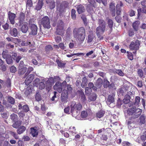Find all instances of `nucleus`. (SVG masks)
<instances>
[{"instance_id":"f257e3e1","label":"nucleus","mask_w":146,"mask_h":146,"mask_svg":"<svg viewBox=\"0 0 146 146\" xmlns=\"http://www.w3.org/2000/svg\"><path fill=\"white\" fill-rule=\"evenodd\" d=\"M73 34L74 38L77 41H83L86 36L85 29L82 27L75 28L73 31Z\"/></svg>"},{"instance_id":"f03ea898","label":"nucleus","mask_w":146,"mask_h":146,"mask_svg":"<svg viewBox=\"0 0 146 146\" xmlns=\"http://www.w3.org/2000/svg\"><path fill=\"white\" fill-rule=\"evenodd\" d=\"M53 83L54 80L52 77L46 79L43 78L42 79V82L38 84V87L40 89H42L46 87L47 90L49 91Z\"/></svg>"},{"instance_id":"7ed1b4c3","label":"nucleus","mask_w":146,"mask_h":146,"mask_svg":"<svg viewBox=\"0 0 146 146\" xmlns=\"http://www.w3.org/2000/svg\"><path fill=\"white\" fill-rule=\"evenodd\" d=\"M71 114L73 116L76 117L80 114L79 111L82 108V106L81 104L78 103L76 104L75 102H73L71 103L70 105Z\"/></svg>"},{"instance_id":"20e7f679","label":"nucleus","mask_w":146,"mask_h":146,"mask_svg":"<svg viewBox=\"0 0 146 146\" xmlns=\"http://www.w3.org/2000/svg\"><path fill=\"white\" fill-rule=\"evenodd\" d=\"M128 114L131 115V117L135 119L139 117L141 114L142 110L139 108L136 109L135 107L129 108L127 110Z\"/></svg>"},{"instance_id":"39448f33","label":"nucleus","mask_w":146,"mask_h":146,"mask_svg":"<svg viewBox=\"0 0 146 146\" xmlns=\"http://www.w3.org/2000/svg\"><path fill=\"white\" fill-rule=\"evenodd\" d=\"M68 90V92L66 89H64L62 92V93L61 96V100L63 103H66L67 102L68 99V93H70L72 90V88L70 85H68L66 88H65Z\"/></svg>"},{"instance_id":"423d86ee","label":"nucleus","mask_w":146,"mask_h":146,"mask_svg":"<svg viewBox=\"0 0 146 146\" xmlns=\"http://www.w3.org/2000/svg\"><path fill=\"white\" fill-rule=\"evenodd\" d=\"M99 26L96 29V34L98 36H99L101 34L104 33L105 28V21L101 19L99 20Z\"/></svg>"},{"instance_id":"0eeeda50","label":"nucleus","mask_w":146,"mask_h":146,"mask_svg":"<svg viewBox=\"0 0 146 146\" xmlns=\"http://www.w3.org/2000/svg\"><path fill=\"white\" fill-rule=\"evenodd\" d=\"M66 83L65 81H64L62 83L58 82H57L53 87L54 89L60 93L62 90L65 88Z\"/></svg>"},{"instance_id":"6e6552de","label":"nucleus","mask_w":146,"mask_h":146,"mask_svg":"<svg viewBox=\"0 0 146 146\" xmlns=\"http://www.w3.org/2000/svg\"><path fill=\"white\" fill-rule=\"evenodd\" d=\"M63 26V23L62 21H58L56 32L57 34L61 35H63L65 32V30Z\"/></svg>"},{"instance_id":"1a4fd4ad","label":"nucleus","mask_w":146,"mask_h":146,"mask_svg":"<svg viewBox=\"0 0 146 146\" xmlns=\"http://www.w3.org/2000/svg\"><path fill=\"white\" fill-rule=\"evenodd\" d=\"M41 24L45 28L49 29L50 27L49 19L47 16H45L41 19Z\"/></svg>"},{"instance_id":"9d476101","label":"nucleus","mask_w":146,"mask_h":146,"mask_svg":"<svg viewBox=\"0 0 146 146\" xmlns=\"http://www.w3.org/2000/svg\"><path fill=\"white\" fill-rule=\"evenodd\" d=\"M3 57V58L6 59L7 63L8 64H10L12 63L13 60L11 55L9 54L8 52L3 51L2 53Z\"/></svg>"},{"instance_id":"9b49d317","label":"nucleus","mask_w":146,"mask_h":146,"mask_svg":"<svg viewBox=\"0 0 146 146\" xmlns=\"http://www.w3.org/2000/svg\"><path fill=\"white\" fill-rule=\"evenodd\" d=\"M140 45L139 41L136 40L135 42H132L129 45V48L131 50H136L138 49Z\"/></svg>"},{"instance_id":"f8f14e48","label":"nucleus","mask_w":146,"mask_h":146,"mask_svg":"<svg viewBox=\"0 0 146 146\" xmlns=\"http://www.w3.org/2000/svg\"><path fill=\"white\" fill-rule=\"evenodd\" d=\"M89 3L87 5V9L88 12L92 13V7H95V1L94 0H88Z\"/></svg>"},{"instance_id":"ddd939ff","label":"nucleus","mask_w":146,"mask_h":146,"mask_svg":"<svg viewBox=\"0 0 146 146\" xmlns=\"http://www.w3.org/2000/svg\"><path fill=\"white\" fill-rule=\"evenodd\" d=\"M91 113L89 111H83L81 112V115L82 118L84 119H88L90 117Z\"/></svg>"},{"instance_id":"4468645a","label":"nucleus","mask_w":146,"mask_h":146,"mask_svg":"<svg viewBox=\"0 0 146 146\" xmlns=\"http://www.w3.org/2000/svg\"><path fill=\"white\" fill-rule=\"evenodd\" d=\"M8 16L10 23L12 24H14L15 23V18L16 17L15 14L9 12L8 13Z\"/></svg>"},{"instance_id":"2eb2a0df","label":"nucleus","mask_w":146,"mask_h":146,"mask_svg":"<svg viewBox=\"0 0 146 146\" xmlns=\"http://www.w3.org/2000/svg\"><path fill=\"white\" fill-rule=\"evenodd\" d=\"M46 2L50 9H53L55 7V4L54 0H46Z\"/></svg>"},{"instance_id":"dca6fc26","label":"nucleus","mask_w":146,"mask_h":146,"mask_svg":"<svg viewBox=\"0 0 146 146\" xmlns=\"http://www.w3.org/2000/svg\"><path fill=\"white\" fill-rule=\"evenodd\" d=\"M34 76L33 75L30 74L28 76L25 81V83L27 85H28L31 83L34 78Z\"/></svg>"},{"instance_id":"f3484780","label":"nucleus","mask_w":146,"mask_h":146,"mask_svg":"<svg viewBox=\"0 0 146 146\" xmlns=\"http://www.w3.org/2000/svg\"><path fill=\"white\" fill-rule=\"evenodd\" d=\"M140 23V22L139 21H136L132 23V26L134 30L137 31L139 29Z\"/></svg>"},{"instance_id":"a211bd4d","label":"nucleus","mask_w":146,"mask_h":146,"mask_svg":"<svg viewBox=\"0 0 146 146\" xmlns=\"http://www.w3.org/2000/svg\"><path fill=\"white\" fill-rule=\"evenodd\" d=\"M31 34L35 35L37 33V27L35 24H32L31 26Z\"/></svg>"},{"instance_id":"6ab92c4d","label":"nucleus","mask_w":146,"mask_h":146,"mask_svg":"<svg viewBox=\"0 0 146 146\" xmlns=\"http://www.w3.org/2000/svg\"><path fill=\"white\" fill-rule=\"evenodd\" d=\"M21 30L22 32L26 33L28 30V24L26 22L23 23L21 28Z\"/></svg>"},{"instance_id":"aec40b11","label":"nucleus","mask_w":146,"mask_h":146,"mask_svg":"<svg viewBox=\"0 0 146 146\" xmlns=\"http://www.w3.org/2000/svg\"><path fill=\"white\" fill-rule=\"evenodd\" d=\"M76 9L77 11L79 14L82 13L85 10L84 7L81 5L77 6Z\"/></svg>"},{"instance_id":"412c9836","label":"nucleus","mask_w":146,"mask_h":146,"mask_svg":"<svg viewBox=\"0 0 146 146\" xmlns=\"http://www.w3.org/2000/svg\"><path fill=\"white\" fill-rule=\"evenodd\" d=\"M31 134L33 137H36L37 136L38 132L36 127H33L31 128Z\"/></svg>"},{"instance_id":"4be33fe9","label":"nucleus","mask_w":146,"mask_h":146,"mask_svg":"<svg viewBox=\"0 0 146 146\" xmlns=\"http://www.w3.org/2000/svg\"><path fill=\"white\" fill-rule=\"evenodd\" d=\"M115 4L113 3H111L110 5V10L113 12L112 15L113 16H114L115 15Z\"/></svg>"},{"instance_id":"5701e85b","label":"nucleus","mask_w":146,"mask_h":146,"mask_svg":"<svg viewBox=\"0 0 146 146\" xmlns=\"http://www.w3.org/2000/svg\"><path fill=\"white\" fill-rule=\"evenodd\" d=\"M69 132L70 135V136L71 135L74 136L76 134V130L75 127L71 126L70 127L69 129Z\"/></svg>"},{"instance_id":"b1692460","label":"nucleus","mask_w":146,"mask_h":146,"mask_svg":"<svg viewBox=\"0 0 146 146\" xmlns=\"http://www.w3.org/2000/svg\"><path fill=\"white\" fill-rule=\"evenodd\" d=\"M43 4V1L41 0H39L38 3L36 6L35 9L37 10H40L41 9Z\"/></svg>"},{"instance_id":"393cba45","label":"nucleus","mask_w":146,"mask_h":146,"mask_svg":"<svg viewBox=\"0 0 146 146\" xmlns=\"http://www.w3.org/2000/svg\"><path fill=\"white\" fill-rule=\"evenodd\" d=\"M33 42H32L28 40L27 42L23 41H22L21 43L22 46H31L33 45Z\"/></svg>"},{"instance_id":"a878e982","label":"nucleus","mask_w":146,"mask_h":146,"mask_svg":"<svg viewBox=\"0 0 146 146\" xmlns=\"http://www.w3.org/2000/svg\"><path fill=\"white\" fill-rule=\"evenodd\" d=\"M114 98L113 96H109L107 101L108 105H109L111 103H113L114 101Z\"/></svg>"},{"instance_id":"bb28decb","label":"nucleus","mask_w":146,"mask_h":146,"mask_svg":"<svg viewBox=\"0 0 146 146\" xmlns=\"http://www.w3.org/2000/svg\"><path fill=\"white\" fill-rule=\"evenodd\" d=\"M97 98L96 94L95 93H92L88 97V99L90 101H95Z\"/></svg>"},{"instance_id":"cd10ccee","label":"nucleus","mask_w":146,"mask_h":146,"mask_svg":"<svg viewBox=\"0 0 146 146\" xmlns=\"http://www.w3.org/2000/svg\"><path fill=\"white\" fill-rule=\"evenodd\" d=\"M32 91V86L31 85L27 87L25 91V94L27 96L28 95L30 94L31 93Z\"/></svg>"},{"instance_id":"c85d7f7f","label":"nucleus","mask_w":146,"mask_h":146,"mask_svg":"<svg viewBox=\"0 0 146 146\" xmlns=\"http://www.w3.org/2000/svg\"><path fill=\"white\" fill-rule=\"evenodd\" d=\"M130 99V96L129 95L126 94L125 96V98L123 100V102L125 104H127L129 102Z\"/></svg>"},{"instance_id":"c756f323","label":"nucleus","mask_w":146,"mask_h":146,"mask_svg":"<svg viewBox=\"0 0 146 146\" xmlns=\"http://www.w3.org/2000/svg\"><path fill=\"white\" fill-rule=\"evenodd\" d=\"M111 131V129L110 128H107L105 130L104 128H102L98 130V133H100L103 132L104 134H106L107 133H108V132L110 131Z\"/></svg>"},{"instance_id":"7c9ffc66","label":"nucleus","mask_w":146,"mask_h":146,"mask_svg":"<svg viewBox=\"0 0 146 146\" xmlns=\"http://www.w3.org/2000/svg\"><path fill=\"white\" fill-rule=\"evenodd\" d=\"M27 69L26 67H24L22 68H19L18 73L20 75L24 74L27 71Z\"/></svg>"},{"instance_id":"2f4dec72","label":"nucleus","mask_w":146,"mask_h":146,"mask_svg":"<svg viewBox=\"0 0 146 146\" xmlns=\"http://www.w3.org/2000/svg\"><path fill=\"white\" fill-rule=\"evenodd\" d=\"M10 34L13 36L14 37L16 36L18 34L17 29L15 28H14L12 29L10 31Z\"/></svg>"},{"instance_id":"473e14b6","label":"nucleus","mask_w":146,"mask_h":146,"mask_svg":"<svg viewBox=\"0 0 146 146\" xmlns=\"http://www.w3.org/2000/svg\"><path fill=\"white\" fill-rule=\"evenodd\" d=\"M25 129L26 128L24 126H21L17 129V132L19 134H20L24 131Z\"/></svg>"},{"instance_id":"72a5a7b5","label":"nucleus","mask_w":146,"mask_h":146,"mask_svg":"<svg viewBox=\"0 0 146 146\" xmlns=\"http://www.w3.org/2000/svg\"><path fill=\"white\" fill-rule=\"evenodd\" d=\"M87 79L86 77H84L82 79V82L81 84V86L84 88L86 86L87 84Z\"/></svg>"},{"instance_id":"f704fd0d","label":"nucleus","mask_w":146,"mask_h":146,"mask_svg":"<svg viewBox=\"0 0 146 146\" xmlns=\"http://www.w3.org/2000/svg\"><path fill=\"white\" fill-rule=\"evenodd\" d=\"M94 36H95L94 34L92 33H91L90 34H89L88 36V42H91Z\"/></svg>"},{"instance_id":"c9c22d12","label":"nucleus","mask_w":146,"mask_h":146,"mask_svg":"<svg viewBox=\"0 0 146 146\" xmlns=\"http://www.w3.org/2000/svg\"><path fill=\"white\" fill-rule=\"evenodd\" d=\"M12 58L14 60H16V61L17 63L21 59L20 56H18L17 57V54L16 53L14 54L13 55H12Z\"/></svg>"},{"instance_id":"e433bc0d","label":"nucleus","mask_w":146,"mask_h":146,"mask_svg":"<svg viewBox=\"0 0 146 146\" xmlns=\"http://www.w3.org/2000/svg\"><path fill=\"white\" fill-rule=\"evenodd\" d=\"M104 111L102 110H100L97 113L96 115L98 117L100 118L104 116Z\"/></svg>"},{"instance_id":"4c0bfd02","label":"nucleus","mask_w":146,"mask_h":146,"mask_svg":"<svg viewBox=\"0 0 146 146\" xmlns=\"http://www.w3.org/2000/svg\"><path fill=\"white\" fill-rule=\"evenodd\" d=\"M142 9L140 8H138L137 9L138 13H146V6H143Z\"/></svg>"},{"instance_id":"58836bf2","label":"nucleus","mask_w":146,"mask_h":146,"mask_svg":"<svg viewBox=\"0 0 146 146\" xmlns=\"http://www.w3.org/2000/svg\"><path fill=\"white\" fill-rule=\"evenodd\" d=\"M76 10L74 9H72L71 10V16L72 18L74 20H75L76 17Z\"/></svg>"},{"instance_id":"ea45409f","label":"nucleus","mask_w":146,"mask_h":146,"mask_svg":"<svg viewBox=\"0 0 146 146\" xmlns=\"http://www.w3.org/2000/svg\"><path fill=\"white\" fill-rule=\"evenodd\" d=\"M145 116L143 115H141L140 117V123L141 124H144L145 122Z\"/></svg>"},{"instance_id":"a19ab883","label":"nucleus","mask_w":146,"mask_h":146,"mask_svg":"<svg viewBox=\"0 0 146 146\" xmlns=\"http://www.w3.org/2000/svg\"><path fill=\"white\" fill-rule=\"evenodd\" d=\"M81 101L83 103H85L86 100V97L83 92H81L80 93Z\"/></svg>"},{"instance_id":"79ce46f5","label":"nucleus","mask_w":146,"mask_h":146,"mask_svg":"<svg viewBox=\"0 0 146 146\" xmlns=\"http://www.w3.org/2000/svg\"><path fill=\"white\" fill-rule=\"evenodd\" d=\"M102 80L101 78H99L98 79L96 83V85L98 87H100L102 85Z\"/></svg>"},{"instance_id":"37998d69","label":"nucleus","mask_w":146,"mask_h":146,"mask_svg":"<svg viewBox=\"0 0 146 146\" xmlns=\"http://www.w3.org/2000/svg\"><path fill=\"white\" fill-rule=\"evenodd\" d=\"M115 72L117 74L121 76H123L124 75V73L121 70L116 69L115 70Z\"/></svg>"},{"instance_id":"c03bdc74","label":"nucleus","mask_w":146,"mask_h":146,"mask_svg":"<svg viewBox=\"0 0 146 146\" xmlns=\"http://www.w3.org/2000/svg\"><path fill=\"white\" fill-rule=\"evenodd\" d=\"M56 62L59 67L62 68H64L65 65V63L58 60H56Z\"/></svg>"},{"instance_id":"a18cd8bd","label":"nucleus","mask_w":146,"mask_h":146,"mask_svg":"<svg viewBox=\"0 0 146 146\" xmlns=\"http://www.w3.org/2000/svg\"><path fill=\"white\" fill-rule=\"evenodd\" d=\"M108 25L109 28L111 29H112L113 25V22L111 19H108Z\"/></svg>"},{"instance_id":"49530a36","label":"nucleus","mask_w":146,"mask_h":146,"mask_svg":"<svg viewBox=\"0 0 146 146\" xmlns=\"http://www.w3.org/2000/svg\"><path fill=\"white\" fill-rule=\"evenodd\" d=\"M21 125V122L20 121H17L14 123L12 126L13 127L17 128Z\"/></svg>"},{"instance_id":"de8ad7c7","label":"nucleus","mask_w":146,"mask_h":146,"mask_svg":"<svg viewBox=\"0 0 146 146\" xmlns=\"http://www.w3.org/2000/svg\"><path fill=\"white\" fill-rule=\"evenodd\" d=\"M33 5V3L31 0H28L27 1L26 7L29 8L31 7H32Z\"/></svg>"},{"instance_id":"09e8293b","label":"nucleus","mask_w":146,"mask_h":146,"mask_svg":"<svg viewBox=\"0 0 146 146\" xmlns=\"http://www.w3.org/2000/svg\"><path fill=\"white\" fill-rule=\"evenodd\" d=\"M33 70V68L31 67L29 68L27 72L25 74L24 78H25Z\"/></svg>"},{"instance_id":"8fccbe9b","label":"nucleus","mask_w":146,"mask_h":146,"mask_svg":"<svg viewBox=\"0 0 146 146\" xmlns=\"http://www.w3.org/2000/svg\"><path fill=\"white\" fill-rule=\"evenodd\" d=\"M11 119L14 121H16L18 119L17 116L14 113H13L11 115Z\"/></svg>"},{"instance_id":"3c124183","label":"nucleus","mask_w":146,"mask_h":146,"mask_svg":"<svg viewBox=\"0 0 146 146\" xmlns=\"http://www.w3.org/2000/svg\"><path fill=\"white\" fill-rule=\"evenodd\" d=\"M8 101L11 104H13L15 103V99L11 97L10 96L8 97Z\"/></svg>"},{"instance_id":"603ef678","label":"nucleus","mask_w":146,"mask_h":146,"mask_svg":"<svg viewBox=\"0 0 146 146\" xmlns=\"http://www.w3.org/2000/svg\"><path fill=\"white\" fill-rule=\"evenodd\" d=\"M92 91V89L89 87H86L85 88V93L86 94H89Z\"/></svg>"},{"instance_id":"864d4df0","label":"nucleus","mask_w":146,"mask_h":146,"mask_svg":"<svg viewBox=\"0 0 146 146\" xmlns=\"http://www.w3.org/2000/svg\"><path fill=\"white\" fill-rule=\"evenodd\" d=\"M40 82V80L38 78L36 79L33 81V85L34 86L37 87L38 86L39 82Z\"/></svg>"},{"instance_id":"5fc2aeb1","label":"nucleus","mask_w":146,"mask_h":146,"mask_svg":"<svg viewBox=\"0 0 146 146\" xmlns=\"http://www.w3.org/2000/svg\"><path fill=\"white\" fill-rule=\"evenodd\" d=\"M140 98L139 96H137L135 98V105H139L140 102Z\"/></svg>"},{"instance_id":"6e6d98bb","label":"nucleus","mask_w":146,"mask_h":146,"mask_svg":"<svg viewBox=\"0 0 146 146\" xmlns=\"http://www.w3.org/2000/svg\"><path fill=\"white\" fill-rule=\"evenodd\" d=\"M127 56L129 59L131 60H132L133 58L132 54L129 52H127Z\"/></svg>"},{"instance_id":"4d7b16f0","label":"nucleus","mask_w":146,"mask_h":146,"mask_svg":"<svg viewBox=\"0 0 146 146\" xmlns=\"http://www.w3.org/2000/svg\"><path fill=\"white\" fill-rule=\"evenodd\" d=\"M4 86H7V87H10L11 86V82L9 80H7L6 83L5 84Z\"/></svg>"},{"instance_id":"13d9d810","label":"nucleus","mask_w":146,"mask_h":146,"mask_svg":"<svg viewBox=\"0 0 146 146\" xmlns=\"http://www.w3.org/2000/svg\"><path fill=\"white\" fill-rule=\"evenodd\" d=\"M35 98L37 101H39L41 100V97L39 94L37 93L36 94Z\"/></svg>"},{"instance_id":"bf43d9fd","label":"nucleus","mask_w":146,"mask_h":146,"mask_svg":"<svg viewBox=\"0 0 146 146\" xmlns=\"http://www.w3.org/2000/svg\"><path fill=\"white\" fill-rule=\"evenodd\" d=\"M138 74L140 77H142L143 76V72L141 69H139L138 71Z\"/></svg>"},{"instance_id":"052dcab7","label":"nucleus","mask_w":146,"mask_h":146,"mask_svg":"<svg viewBox=\"0 0 146 146\" xmlns=\"http://www.w3.org/2000/svg\"><path fill=\"white\" fill-rule=\"evenodd\" d=\"M56 7L57 10L60 11H61L62 7H61V5H60V3H59L58 2H57Z\"/></svg>"},{"instance_id":"680f3d73","label":"nucleus","mask_w":146,"mask_h":146,"mask_svg":"<svg viewBox=\"0 0 146 146\" xmlns=\"http://www.w3.org/2000/svg\"><path fill=\"white\" fill-rule=\"evenodd\" d=\"M10 71L12 73H15L17 70V69L15 67L13 66H11L10 68Z\"/></svg>"},{"instance_id":"e2e57ef3","label":"nucleus","mask_w":146,"mask_h":146,"mask_svg":"<svg viewBox=\"0 0 146 146\" xmlns=\"http://www.w3.org/2000/svg\"><path fill=\"white\" fill-rule=\"evenodd\" d=\"M23 108L24 111L26 112L28 111L29 110V108L28 106L27 105L23 106Z\"/></svg>"},{"instance_id":"0e129e2a","label":"nucleus","mask_w":146,"mask_h":146,"mask_svg":"<svg viewBox=\"0 0 146 146\" xmlns=\"http://www.w3.org/2000/svg\"><path fill=\"white\" fill-rule=\"evenodd\" d=\"M135 12L132 10H131L129 12V15L130 17H132L135 15Z\"/></svg>"},{"instance_id":"69168bd1","label":"nucleus","mask_w":146,"mask_h":146,"mask_svg":"<svg viewBox=\"0 0 146 146\" xmlns=\"http://www.w3.org/2000/svg\"><path fill=\"white\" fill-rule=\"evenodd\" d=\"M25 18V15L23 13H21L20 14V19L19 21V22L21 23V22Z\"/></svg>"},{"instance_id":"338daca9","label":"nucleus","mask_w":146,"mask_h":146,"mask_svg":"<svg viewBox=\"0 0 146 146\" xmlns=\"http://www.w3.org/2000/svg\"><path fill=\"white\" fill-rule=\"evenodd\" d=\"M70 109V108L69 107H68L66 108H65L64 110V112L68 114H69Z\"/></svg>"},{"instance_id":"774afa93","label":"nucleus","mask_w":146,"mask_h":146,"mask_svg":"<svg viewBox=\"0 0 146 146\" xmlns=\"http://www.w3.org/2000/svg\"><path fill=\"white\" fill-rule=\"evenodd\" d=\"M123 146H130V144L128 142L124 141L122 143Z\"/></svg>"}]
</instances>
